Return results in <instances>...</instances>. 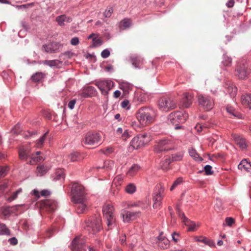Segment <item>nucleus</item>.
<instances>
[{
    "mask_svg": "<svg viewBox=\"0 0 251 251\" xmlns=\"http://www.w3.org/2000/svg\"><path fill=\"white\" fill-rule=\"evenodd\" d=\"M173 149V142L167 139L161 140L154 146V151L157 153L167 151Z\"/></svg>",
    "mask_w": 251,
    "mask_h": 251,
    "instance_id": "obj_7",
    "label": "nucleus"
},
{
    "mask_svg": "<svg viewBox=\"0 0 251 251\" xmlns=\"http://www.w3.org/2000/svg\"><path fill=\"white\" fill-rule=\"evenodd\" d=\"M56 21L60 26H63L64 25V22H71V19L67 17L65 15H62L56 18Z\"/></svg>",
    "mask_w": 251,
    "mask_h": 251,
    "instance_id": "obj_26",
    "label": "nucleus"
},
{
    "mask_svg": "<svg viewBox=\"0 0 251 251\" xmlns=\"http://www.w3.org/2000/svg\"><path fill=\"white\" fill-rule=\"evenodd\" d=\"M101 137L99 133L88 132L82 139V143L86 145L99 144L101 141Z\"/></svg>",
    "mask_w": 251,
    "mask_h": 251,
    "instance_id": "obj_6",
    "label": "nucleus"
},
{
    "mask_svg": "<svg viewBox=\"0 0 251 251\" xmlns=\"http://www.w3.org/2000/svg\"><path fill=\"white\" fill-rule=\"evenodd\" d=\"M64 178V171L62 169H58L56 170L55 173V176L54 178V179L60 180L61 179Z\"/></svg>",
    "mask_w": 251,
    "mask_h": 251,
    "instance_id": "obj_41",
    "label": "nucleus"
},
{
    "mask_svg": "<svg viewBox=\"0 0 251 251\" xmlns=\"http://www.w3.org/2000/svg\"><path fill=\"white\" fill-rule=\"evenodd\" d=\"M74 203V206L76 212L78 214L83 213L86 209V201H73Z\"/></svg>",
    "mask_w": 251,
    "mask_h": 251,
    "instance_id": "obj_21",
    "label": "nucleus"
},
{
    "mask_svg": "<svg viewBox=\"0 0 251 251\" xmlns=\"http://www.w3.org/2000/svg\"><path fill=\"white\" fill-rule=\"evenodd\" d=\"M48 134V131L46 132L39 140H37V145L38 147H40L43 145Z\"/></svg>",
    "mask_w": 251,
    "mask_h": 251,
    "instance_id": "obj_47",
    "label": "nucleus"
},
{
    "mask_svg": "<svg viewBox=\"0 0 251 251\" xmlns=\"http://www.w3.org/2000/svg\"><path fill=\"white\" fill-rule=\"evenodd\" d=\"M188 117V115L185 112L176 111L169 114L168 120L173 125L175 126V129L178 130L183 128V126L179 125L184 123Z\"/></svg>",
    "mask_w": 251,
    "mask_h": 251,
    "instance_id": "obj_2",
    "label": "nucleus"
},
{
    "mask_svg": "<svg viewBox=\"0 0 251 251\" xmlns=\"http://www.w3.org/2000/svg\"><path fill=\"white\" fill-rule=\"evenodd\" d=\"M19 155L20 158L23 160H26L30 156L28 151L24 149H20L19 151Z\"/></svg>",
    "mask_w": 251,
    "mask_h": 251,
    "instance_id": "obj_36",
    "label": "nucleus"
},
{
    "mask_svg": "<svg viewBox=\"0 0 251 251\" xmlns=\"http://www.w3.org/2000/svg\"><path fill=\"white\" fill-rule=\"evenodd\" d=\"M232 58L228 56L226 54L223 55V60L222 61V64L226 67L230 66L231 64Z\"/></svg>",
    "mask_w": 251,
    "mask_h": 251,
    "instance_id": "obj_38",
    "label": "nucleus"
},
{
    "mask_svg": "<svg viewBox=\"0 0 251 251\" xmlns=\"http://www.w3.org/2000/svg\"><path fill=\"white\" fill-rule=\"evenodd\" d=\"M148 142V140H142L138 136L134 137L130 143V146L134 149H138Z\"/></svg>",
    "mask_w": 251,
    "mask_h": 251,
    "instance_id": "obj_18",
    "label": "nucleus"
},
{
    "mask_svg": "<svg viewBox=\"0 0 251 251\" xmlns=\"http://www.w3.org/2000/svg\"><path fill=\"white\" fill-rule=\"evenodd\" d=\"M171 156L172 158L171 160L172 162L179 161L182 160L183 156V153L182 151H180L176 153L172 154Z\"/></svg>",
    "mask_w": 251,
    "mask_h": 251,
    "instance_id": "obj_34",
    "label": "nucleus"
},
{
    "mask_svg": "<svg viewBox=\"0 0 251 251\" xmlns=\"http://www.w3.org/2000/svg\"><path fill=\"white\" fill-rule=\"evenodd\" d=\"M172 162L170 157L162 160L160 163L161 168L164 171H168L170 169V165Z\"/></svg>",
    "mask_w": 251,
    "mask_h": 251,
    "instance_id": "obj_32",
    "label": "nucleus"
},
{
    "mask_svg": "<svg viewBox=\"0 0 251 251\" xmlns=\"http://www.w3.org/2000/svg\"><path fill=\"white\" fill-rule=\"evenodd\" d=\"M212 166L210 165H207L204 167V171L206 175H211L213 174V171H212Z\"/></svg>",
    "mask_w": 251,
    "mask_h": 251,
    "instance_id": "obj_49",
    "label": "nucleus"
},
{
    "mask_svg": "<svg viewBox=\"0 0 251 251\" xmlns=\"http://www.w3.org/2000/svg\"><path fill=\"white\" fill-rule=\"evenodd\" d=\"M176 209L177 214L182 220V222L187 227V230L188 231H195L196 228V224L185 216L184 213L181 211L178 205H176Z\"/></svg>",
    "mask_w": 251,
    "mask_h": 251,
    "instance_id": "obj_9",
    "label": "nucleus"
},
{
    "mask_svg": "<svg viewBox=\"0 0 251 251\" xmlns=\"http://www.w3.org/2000/svg\"><path fill=\"white\" fill-rule=\"evenodd\" d=\"M193 96L189 94H185L182 99V105L185 108H188L192 104Z\"/></svg>",
    "mask_w": 251,
    "mask_h": 251,
    "instance_id": "obj_24",
    "label": "nucleus"
},
{
    "mask_svg": "<svg viewBox=\"0 0 251 251\" xmlns=\"http://www.w3.org/2000/svg\"><path fill=\"white\" fill-rule=\"evenodd\" d=\"M42 206L50 212L54 211L57 207V202L52 200H46L43 201Z\"/></svg>",
    "mask_w": 251,
    "mask_h": 251,
    "instance_id": "obj_17",
    "label": "nucleus"
},
{
    "mask_svg": "<svg viewBox=\"0 0 251 251\" xmlns=\"http://www.w3.org/2000/svg\"><path fill=\"white\" fill-rule=\"evenodd\" d=\"M45 75V74L42 72H36L32 75L30 79L33 82H38L44 79Z\"/></svg>",
    "mask_w": 251,
    "mask_h": 251,
    "instance_id": "obj_27",
    "label": "nucleus"
},
{
    "mask_svg": "<svg viewBox=\"0 0 251 251\" xmlns=\"http://www.w3.org/2000/svg\"><path fill=\"white\" fill-rule=\"evenodd\" d=\"M76 103V100L73 99L70 100L68 104V107L70 109H73L74 108L75 105Z\"/></svg>",
    "mask_w": 251,
    "mask_h": 251,
    "instance_id": "obj_57",
    "label": "nucleus"
},
{
    "mask_svg": "<svg viewBox=\"0 0 251 251\" xmlns=\"http://www.w3.org/2000/svg\"><path fill=\"white\" fill-rule=\"evenodd\" d=\"M114 163L113 161L111 160H107L105 161L102 167H98L97 168H103L105 169L106 170H111L113 169V167L114 166Z\"/></svg>",
    "mask_w": 251,
    "mask_h": 251,
    "instance_id": "obj_35",
    "label": "nucleus"
},
{
    "mask_svg": "<svg viewBox=\"0 0 251 251\" xmlns=\"http://www.w3.org/2000/svg\"><path fill=\"white\" fill-rule=\"evenodd\" d=\"M93 46L94 47H96L98 45L100 46L102 44V42L101 39H96V38H93Z\"/></svg>",
    "mask_w": 251,
    "mask_h": 251,
    "instance_id": "obj_55",
    "label": "nucleus"
},
{
    "mask_svg": "<svg viewBox=\"0 0 251 251\" xmlns=\"http://www.w3.org/2000/svg\"><path fill=\"white\" fill-rule=\"evenodd\" d=\"M96 92V89L94 87L89 86L84 88L80 95L82 98H87L94 96Z\"/></svg>",
    "mask_w": 251,
    "mask_h": 251,
    "instance_id": "obj_19",
    "label": "nucleus"
},
{
    "mask_svg": "<svg viewBox=\"0 0 251 251\" xmlns=\"http://www.w3.org/2000/svg\"><path fill=\"white\" fill-rule=\"evenodd\" d=\"M79 43V39L78 37H75L73 38L71 40V44L73 46H76Z\"/></svg>",
    "mask_w": 251,
    "mask_h": 251,
    "instance_id": "obj_58",
    "label": "nucleus"
},
{
    "mask_svg": "<svg viewBox=\"0 0 251 251\" xmlns=\"http://www.w3.org/2000/svg\"><path fill=\"white\" fill-rule=\"evenodd\" d=\"M138 136L142 139V140H148V142L150 140V137H148V134L147 133L141 134Z\"/></svg>",
    "mask_w": 251,
    "mask_h": 251,
    "instance_id": "obj_60",
    "label": "nucleus"
},
{
    "mask_svg": "<svg viewBox=\"0 0 251 251\" xmlns=\"http://www.w3.org/2000/svg\"><path fill=\"white\" fill-rule=\"evenodd\" d=\"M58 229L54 226H52L48 229V232L50 234H55L57 233Z\"/></svg>",
    "mask_w": 251,
    "mask_h": 251,
    "instance_id": "obj_54",
    "label": "nucleus"
},
{
    "mask_svg": "<svg viewBox=\"0 0 251 251\" xmlns=\"http://www.w3.org/2000/svg\"><path fill=\"white\" fill-rule=\"evenodd\" d=\"M69 159L72 162L77 161L79 159V155L77 152H73L69 156Z\"/></svg>",
    "mask_w": 251,
    "mask_h": 251,
    "instance_id": "obj_44",
    "label": "nucleus"
},
{
    "mask_svg": "<svg viewBox=\"0 0 251 251\" xmlns=\"http://www.w3.org/2000/svg\"><path fill=\"white\" fill-rule=\"evenodd\" d=\"M136 190L135 185L132 183L128 184L126 187L125 190L128 194H132L134 193Z\"/></svg>",
    "mask_w": 251,
    "mask_h": 251,
    "instance_id": "obj_40",
    "label": "nucleus"
},
{
    "mask_svg": "<svg viewBox=\"0 0 251 251\" xmlns=\"http://www.w3.org/2000/svg\"><path fill=\"white\" fill-rule=\"evenodd\" d=\"M32 159L33 160V162H35V163L38 162H40L44 160L42 156H32Z\"/></svg>",
    "mask_w": 251,
    "mask_h": 251,
    "instance_id": "obj_59",
    "label": "nucleus"
},
{
    "mask_svg": "<svg viewBox=\"0 0 251 251\" xmlns=\"http://www.w3.org/2000/svg\"><path fill=\"white\" fill-rule=\"evenodd\" d=\"M241 100L243 104L251 109V94L242 96Z\"/></svg>",
    "mask_w": 251,
    "mask_h": 251,
    "instance_id": "obj_30",
    "label": "nucleus"
},
{
    "mask_svg": "<svg viewBox=\"0 0 251 251\" xmlns=\"http://www.w3.org/2000/svg\"><path fill=\"white\" fill-rule=\"evenodd\" d=\"M159 109L168 111L176 107V103L171 98L167 96L161 97L158 101Z\"/></svg>",
    "mask_w": 251,
    "mask_h": 251,
    "instance_id": "obj_5",
    "label": "nucleus"
},
{
    "mask_svg": "<svg viewBox=\"0 0 251 251\" xmlns=\"http://www.w3.org/2000/svg\"><path fill=\"white\" fill-rule=\"evenodd\" d=\"M156 116V111L152 108L142 107L137 113V118L140 123L143 125H146L153 122Z\"/></svg>",
    "mask_w": 251,
    "mask_h": 251,
    "instance_id": "obj_1",
    "label": "nucleus"
},
{
    "mask_svg": "<svg viewBox=\"0 0 251 251\" xmlns=\"http://www.w3.org/2000/svg\"><path fill=\"white\" fill-rule=\"evenodd\" d=\"M198 102L199 105L205 111H210L214 105L213 100L209 96L206 95H199Z\"/></svg>",
    "mask_w": 251,
    "mask_h": 251,
    "instance_id": "obj_8",
    "label": "nucleus"
},
{
    "mask_svg": "<svg viewBox=\"0 0 251 251\" xmlns=\"http://www.w3.org/2000/svg\"><path fill=\"white\" fill-rule=\"evenodd\" d=\"M248 232V231L244 227L239 228L238 229V232L239 235H241V234H247Z\"/></svg>",
    "mask_w": 251,
    "mask_h": 251,
    "instance_id": "obj_61",
    "label": "nucleus"
},
{
    "mask_svg": "<svg viewBox=\"0 0 251 251\" xmlns=\"http://www.w3.org/2000/svg\"><path fill=\"white\" fill-rule=\"evenodd\" d=\"M195 240L200 244L201 243L203 245H207L210 247H212L214 245L213 241L210 240L204 236H195Z\"/></svg>",
    "mask_w": 251,
    "mask_h": 251,
    "instance_id": "obj_25",
    "label": "nucleus"
},
{
    "mask_svg": "<svg viewBox=\"0 0 251 251\" xmlns=\"http://www.w3.org/2000/svg\"><path fill=\"white\" fill-rule=\"evenodd\" d=\"M11 212L12 208L10 207L5 208L2 211V213L6 216H8Z\"/></svg>",
    "mask_w": 251,
    "mask_h": 251,
    "instance_id": "obj_53",
    "label": "nucleus"
},
{
    "mask_svg": "<svg viewBox=\"0 0 251 251\" xmlns=\"http://www.w3.org/2000/svg\"><path fill=\"white\" fill-rule=\"evenodd\" d=\"M95 85L101 91L102 94L107 95L108 91L112 88L113 82L112 81L102 80L96 82Z\"/></svg>",
    "mask_w": 251,
    "mask_h": 251,
    "instance_id": "obj_14",
    "label": "nucleus"
},
{
    "mask_svg": "<svg viewBox=\"0 0 251 251\" xmlns=\"http://www.w3.org/2000/svg\"><path fill=\"white\" fill-rule=\"evenodd\" d=\"M113 12V9L112 7H107L103 13V15L106 18L111 17L112 13Z\"/></svg>",
    "mask_w": 251,
    "mask_h": 251,
    "instance_id": "obj_48",
    "label": "nucleus"
},
{
    "mask_svg": "<svg viewBox=\"0 0 251 251\" xmlns=\"http://www.w3.org/2000/svg\"><path fill=\"white\" fill-rule=\"evenodd\" d=\"M85 240L81 236H75L72 243V250L73 251H82L85 250Z\"/></svg>",
    "mask_w": 251,
    "mask_h": 251,
    "instance_id": "obj_13",
    "label": "nucleus"
},
{
    "mask_svg": "<svg viewBox=\"0 0 251 251\" xmlns=\"http://www.w3.org/2000/svg\"><path fill=\"white\" fill-rule=\"evenodd\" d=\"M72 201H86V193L83 186L74 183L72 187Z\"/></svg>",
    "mask_w": 251,
    "mask_h": 251,
    "instance_id": "obj_4",
    "label": "nucleus"
},
{
    "mask_svg": "<svg viewBox=\"0 0 251 251\" xmlns=\"http://www.w3.org/2000/svg\"><path fill=\"white\" fill-rule=\"evenodd\" d=\"M50 170V168L46 165H41L37 167V176H43L45 175L48 171Z\"/></svg>",
    "mask_w": 251,
    "mask_h": 251,
    "instance_id": "obj_28",
    "label": "nucleus"
},
{
    "mask_svg": "<svg viewBox=\"0 0 251 251\" xmlns=\"http://www.w3.org/2000/svg\"><path fill=\"white\" fill-rule=\"evenodd\" d=\"M63 45L56 42H53L49 44H44L42 47V50L47 53H55L60 51Z\"/></svg>",
    "mask_w": 251,
    "mask_h": 251,
    "instance_id": "obj_12",
    "label": "nucleus"
},
{
    "mask_svg": "<svg viewBox=\"0 0 251 251\" xmlns=\"http://www.w3.org/2000/svg\"><path fill=\"white\" fill-rule=\"evenodd\" d=\"M130 60L132 65L135 68H139L140 64L142 61V60L141 57L136 56H134L131 57Z\"/></svg>",
    "mask_w": 251,
    "mask_h": 251,
    "instance_id": "obj_33",
    "label": "nucleus"
},
{
    "mask_svg": "<svg viewBox=\"0 0 251 251\" xmlns=\"http://www.w3.org/2000/svg\"><path fill=\"white\" fill-rule=\"evenodd\" d=\"M182 182V178L178 177L177 178L173 183L172 186L170 188V190L172 191L175 188H176L177 185L180 184Z\"/></svg>",
    "mask_w": 251,
    "mask_h": 251,
    "instance_id": "obj_50",
    "label": "nucleus"
},
{
    "mask_svg": "<svg viewBox=\"0 0 251 251\" xmlns=\"http://www.w3.org/2000/svg\"><path fill=\"white\" fill-rule=\"evenodd\" d=\"M156 243L162 249L168 248L170 246V240L165 236L155 237Z\"/></svg>",
    "mask_w": 251,
    "mask_h": 251,
    "instance_id": "obj_15",
    "label": "nucleus"
},
{
    "mask_svg": "<svg viewBox=\"0 0 251 251\" xmlns=\"http://www.w3.org/2000/svg\"><path fill=\"white\" fill-rule=\"evenodd\" d=\"M43 63L44 65L49 66L50 67H58L59 65L62 64V61H59L57 59L49 60H45L43 61Z\"/></svg>",
    "mask_w": 251,
    "mask_h": 251,
    "instance_id": "obj_29",
    "label": "nucleus"
},
{
    "mask_svg": "<svg viewBox=\"0 0 251 251\" xmlns=\"http://www.w3.org/2000/svg\"><path fill=\"white\" fill-rule=\"evenodd\" d=\"M250 162L247 161V159H245L242 160L240 164L238 166L239 169L241 170H246L247 172H249L250 167Z\"/></svg>",
    "mask_w": 251,
    "mask_h": 251,
    "instance_id": "obj_31",
    "label": "nucleus"
},
{
    "mask_svg": "<svg viewBox=\"0 0 251 251\" xmlns=\"http://www.w3.org/2000/svg\"><path fill=\"white\" fill-rule=\"evenodd\" d=\"M190 155L195 160L197 161H201L202 159L199 156L196 151L194 149H192L189 151Z\"/></svg>",
    "mask_w": 251,
    "mask_h": 251,
    "instance_id": "obj_42",
    "label": "nucleus"
},
{
    "mask_svg": "<svg viewBox=\"0 0 251 251\" xmlns=\"http://www.w3.org/2000/svg\"><path fill=\"white\" fill-rule=\"evenodd\" d=\"M7 184L6 182L0 184V197L2 195L4 191L7 188Z\"/></svg>",
    "mask_w": 251,
    "mask_h": 251,
    "instance_id": "obj_56",
    "label": "nucleus"
},
{
    "mask_svg": "<svg viewBox=\"0 0 251 251\" xmlns=\"http://www.w3.org/2000/svg\"><path fill=\"white\" fill-rule=\"evenodd\" d=\"M226 110L228 113L234 118L238 119H242V114L236 111L233 107L227 105L226 107Z\"/></svg>",
    "mask_w": 251,
    "mask_h": 251,
    "instance_id": "obj_23",
    "label": "nucleus"
},
{
    "mask_svg": "<svg viewBox=\"0 0 251 251\" xmlns=\"http://www.w3.org/2000/svg\"><path fill=\"white\" fill-rule=\"evenodd\" d=\"M22 192V189L20 188V189H19L18 190H17L16 192H15L12 195V196H11L10 197H9L8 199H7V201H11L14 200H15L17 198V196L18 195Z\"/></svg>",
    "mask_w": 251,
    "mask_h": 251,
    "instance_id": "obj_45",
    "label": "nucleus"
},
{
    "mask_svg": "<svg viewBox=\"0 0 251 251\" xmlns=\"http://www.w3.org/2000/svg\"><path fill=\"white\" fill-rule=\"evenodd\" d=\"M110 51L108 49H105L101 52V56L103 58H106L110 55Z\"/></svg>",
    "mask_w": 251,
    "mask_h": 251,
    "instance_id": "obj_52",
    "label": "nucleus"
},
{
    "mask_svg": "<svg viewBox=\"0 0 251 251\" xmlns=\"http://www.w3.org/2000/svg\"><path fill=\"white\" fill-rule=\"evenodd\" d=\"M101 228L100 220L99 218H96L86 226L85 230L89 232V234H96Z\"/></svg>",
    "mask_w": 251,
    "mask_h": 251,
    "instance_id": "obj_11",
    "label": "nucleus"
},
{
    "mask_svg": "<svg viewBox=\"0 0 251 251\" xmlns=\"http://www.w3.org/2000/svg\"><path fill=\"white\" fill-rule=\"evenodd\" d=\"M8 241L12 245H16L18 243V240L15 237H13L9 239Z\"/></svg>",
    "mask_w": 251,
    "mask_h": 251,
    "instance_id": "obj_63",
    "label": "nucleus"
},
{
    "mask_svg": "<svg viewBox=\"0 0 251 251\" xmlns=\"http://www.w3.org/2000/svg\"><path fill=\"white\" fill-rule=\"evenodd\" d=\"M250 73V69L245 64L244 61L238 63L235 70V75L240 79H245Z\"/></svg>",
    "mask_w": 251,
    "mask_h": 251,
    "instance_id": "obj_10",
    "label": "nucleus"
},
{
    "mask_svg": "<svg viewBox=\"0 0 251 251\" xmlns=\"http://www.w3.org/2000/svg\"><path fill=\"white\" fill-rule=\"evenodd\" d=\"M114 208L111 204H105L102 208L104 218L106 220L108 228H112L116 226L115 224L116 218L114 214Z\"/></svg>",
    "mask_w": 251,
    "mask_h": 251,
    "instance_id": "obj_3",
    "label": "nucleus"
},
{
    "mask_svg": "<svg viewBox=\"0 0 251 251\" xmlns=\"http://www.w3.org/2000/svg\"><path fill=\"white\" fill-rule=\"evenodd\" d=\"M236 141L237 144L241 147L242 149H244L246 148V144L245 140L242 138L240 137H238L236 138Z\"/></svg>",
    "mask_w": 251,
    "mask_h": 251,
    "instance_id": "obj_43",
    "label": "nucleus"
},
{
    "mask_svg": "<svg viewBox=\"0 0 251 251\" xmlns=\"http://www.w3.org/2000/svg\"><path fill=\"white\" fill-rule=\"evenodd\" d=\"M140 211L130 212L125 211V213L122 214L124 222L128 223L130 221L134 220L140 214Z\"/></svg>",
    "mask_w": 251,
    "mask_h": 251,
    "instance_id": "obj_16",
    "label": "nucleus"
},
{
    "mask_svg": "<svg viewBox=\"0 0 251 251\" xmlns=\"http://www.w3.org/2000/svg\"><path fill=\"white\" fill-rule=\"evenodd\" d=\"M10 231L6 225L3 224H0V235H9Z\"/></svg>",
    "mask_w": 251,
    "mask_h": 251,
    "instance_id": "obj_37",
    "label": "nucleus"
},
{
    "mask_svg": "<svg viewBox=\"0 0 251 251\" xmlns=\"http://www.w3.org/2000/svg\"><path fill=\"white\" fill-rule=\"evenodd\" d=\"M225 87L231 98H234L236 96L237 88L233 84L226 83L225 85Z\"/></svg>",
    "mask_w": 251,
    "mask_h": 251,
    "instance_id": "obj_22",
    "label": "nucleus"
},
{
    "mask_svg": "<svg viewBox=\"0 0 251 251\" xmlns=\"http://www.w3.org/2000/svg\"><path fill=\"white\" fill-rule=\"evenodd\" d=\"M130 25V22L129 19H125L120 22V26L124 28L129 27Z\"/></svg>",
    "mask_w": 251,
    "mask_h": 251,
    "instance_id": "obj_46",
    "label": "nucleus"
},
{
    "mask_svg": "<svg viewBox=\"0 0 251 251\" xmlns=\"http://www.w3.org/2000/svg\"><path fill=\"white\" fill-rule=\"evenodd\" d=\"M20 125L17 124L12 129L13 133L18 134L20 132Z\"/></svg>",
    "mask_w": 251,
    "mask_h": 251,
    "instance_id": "obj_64",
    "label": "nucleus"
},
{
    "mask_svg": "<svg viewBox=\"0 0 251 251\" xmlns=\"http://www.w3.org/2000/svg\"><path fill=\"white\" fill-rule=\"evenodd\" d=\"M153 201V207L157 208L161 203L162 197L161 195V189H158L156 192H154L152 196Z\"/></svg>",
    "mask_w": 251,
    "mask_h": 251,
    "instance_id": "obj_20",
    "label": "nucleus"
},
{
    "mask_svg": "<svg viewBox=\"0 0 251 251\" xmlns=\"http://www.w3.org/2000/svg\"><path fill=\"white\" fill-rule=\"evenodd\" d=\"M140 169V167L137 164L132 165L128 171V174L130 176L134 175Z\"/></svg>",
    "mask_w": 251,
    "mask_h": 251,
    "instance_id": "obj_39",
    "label": "nucleus"
},
{
    "mask_svg": "<svg viewBox=\"0 0 251 251\" xmlns=\"http://www.w3.org/2000/svg\"><path fill=\"white\" fill-rule=\"evenodd\" d=\"M7 168L4 167L0 166V177L5 175Z\"/></svg>",
    "mask_w": 251,
    "mask_h": 251,
    "instance_id": "obj_62",
    "label": "nucleus"
},
{
    "mask_svg": "<svg viewBox=\"0 0 251 251\" xmlns=\"http://www.w3.org/2000/svg\"><path fill=\"white\" fill-rule=\"evenodd\" d=\"M235 223V220L231 217H226L225 219V223L226 226H231Z\"/></svg>",
    "mask_w": 251,
    "mask_h": 251,
    "instance_id": "obj_51",
    "label": "nucleus"
}]
</instances>
